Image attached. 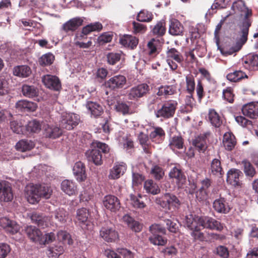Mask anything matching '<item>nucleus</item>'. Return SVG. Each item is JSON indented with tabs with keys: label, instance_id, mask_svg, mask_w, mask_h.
<instances>
[{
	"label": "nucleus",
	"instance_id": "1",
	"mask_svg": "<svg viewBox=\"0 0 258 258\" xmlns=\"http://www.w3.org/2000/svg\"><path fill=\"white\" fill-rule=\"evenodd\" d=\"M232 7L238 11L244 13V19L240 25L239 35L236 40L235 44L229 50H221V52L225 55H231L241 49L242 46L246 42L248 34L249 28L251 25V21L249 17L252 15V11L248 9L243 1H238L233 3Z\"/></svg>",
	"mask_w": 258,
	"mask_h": 258
},
{
	"label": "nucleus",
	"instance_id": "2",
	"mask_svg": "<svg viewBox=\"0 0 258 258\" xmlns=\"http://www.w3.org/2000/svg\"><path fill=\"white\" fill-rule=\"evenodd\" d=\"M25 190L27 201L32 204L38 202L41 197L49 198L52 193L50 188L45 184H30L26 186Z\"/></svg>",
	"mask_w": 258,
	"mask_h": 258
},
{
	"label": "nucleus",
	"instance_id": "3",
	"mask_svg": "<svg viewBox=\"0 0 258 258\" xmlns=\"http://www.w3.org/2000/svg\"><path fill=\"white\" fill-rule=\"evenodd\" d=\"M92 148L91 150L86 153L88 160L96 165H101L103 163V156L105 157L109 152V147L105 143L95 141L92 143Z\"/></svg>",
	"mask_w": 258,
	"mask_h": 258
},
{
	"label": "nucleus",
	"instance_id": "4",
	"mask_svg": "<svg viewBox=\"0 0 258 258\" xmlns=\"http://www.w3.org/2000/svg\"><path fill=\"white\" fill-rule=\"evenodd\" d=\"M178 103L176 100L165 101L160 107L155 110L154 113L157 118L167 119L173 117L177 108Z\"/></svg>",
	"mask_w": 258,
	"mask_h": 258
},
{
	"label": "nucleus",
	"instance_id": "5",
	"mask_svg": "<svg viewBox=\"0 0 258 258\" xmlns=\"http://www.w3.org/2000/svg\"><path fill=\"white\" fill-rule=\"evenodd\" d=\"M151 235L149 237L150 242L154 245H164L167 243V239L162 235L166 234V229L159 224H154L150 227Z\"/></svg>",
	"mask_w": 258,
	"mask_h": 258
},
{
	"label": "nucleus",
	"instance_id": "6",
	"mask_svg": "<svg viewBox=\"0 0 258 258\" xmlns=\"http://www.w3.org/2000/svg\"><path fill=\"white\" fill-rule=\"evenodd\" d=\"M155 202L162 208L168 210H170L172 207L174 209H178L181 205L178 198L170 193H166L162 196L156 198Z\"/></svg>",
	"mask_w": 258,
	"mask_h": 258
},
{
	"label": "nucleus",
	"instance_id": "7",
	"mask_svg": "<svg viewBox=\"0 0 258 258\" xmlns=\"http://www.w3.org/2000/svg\"><path fill=\"white\" fill-rule=\"evenodd\" d=\"M80 122L78 115L73 113H62L60 120V126L67 130H71L76 126Z\"/></svg>",
	"mask_w": 258,
	"mask_h": 258
},
{
	"label": "nucleus",
	"instance_id": "8",
	"mask_svg": "<svg viewBox=\"0 0 258 258\" xmlns=\"http://www.w3.org/2000/svg\"><path fill=\"white\" fill-rule=\"evenodd\" d=\"M168 175L169 179L176 184L178 188L184 187L186 182V178L180 167H173L170 169Z\"/></svg>",
	"mask_w": 258,
	"mask_h": 258
},
{
	"label": "nucleus",
	"instance_id": "9",
	"mask_svg": "<svg viewBox=\"0 0 258 258\" xmlns=\"http://www.w3.org/2000/svg\"><path fill=\"white\" fill-rule=\"evenodd\" d=\"M14 198L11 184L7 181H0V201L8 202Z\"/></svg>",
	"mask_w": 258,
	"mask_h": 258
},
{
	"label": "nucleus",
	"instance_id": "10",
	"mask_svg": "<svg viewBox=\"0 0 258 258\" xmlns=\"http://www.w3.org/2000/svg\"><path fill=\"white\" fill-rule=\"evenodd\" d=\"M244 68L250 71H258V53H250L243 56L241 60Z\"/></svg>",
	"mask_w": 258,
	"mask_h": 258
},
{
	"label": "nucleus",
	"instance_id": "11",
	"mask_svg": "<svg viewBox=\"0 0 258 258\" xmlns=\"http://www.w3.org/2000/svg\"><path fill=\"white\" fill-rule=\"evenodd\" d=\"M126 79L125 76L121 75H115L110 78L105 83L106 88L112 90H117L122 88L126 84Z\"/></svg>",
	"mask_w": 258,
	"mask_h": 258
},
{
	"label": "nucleus",
	"instance_id": "12",
	"mask_svg": "<svg viewBox=\"0 0 258 258\" xmlns=\"http://www.w3.org/2000/svg\"><path fill=\"white\" fill-rule=\"evenodd\" d=\"M100 236L107 242H114L119 239L117 231L108 226L102 227L100 230Z\"/></svg>",
	"mask_w": 258,
	"mask_h": 258
},
{
	"label": "nucleus",
	"instance_id": "13",
	"mask_svg": "<svg viewBox=\"0 0 258 258\" xmlns=\"http://www.w3.org/2000/svg\"><path fill=\"white\" fill-rule=\"evenodd\" d=\"M150 87L146 83H143L132 88L128 94L130 99L141 98L149 92Z\"/></svg>",
	"mask_w": 258,
	"mask_h": 258
},
{
	"label": "nucleus",
	"instance_id": "14",
	"mask_svg": "<svg viewBox=\"0 0 258 258\" xmlns=\"http://www.w3.org/2000/svg\"><path fill=\"white\" fill-rule=\"evenodd\" d=\"M103 204L106 209L112 212H116L120 208L119 199L113 195H109L105 196L103 200Z\"/></svg>",
	"mask_w": 258,
	"mask_h": 258
},
{
	"label": "nucleus",
	"instance_id": "15",
	"mask_svg": "<svg viewBox=\"0 0 258 258\" xmlns=\"http://www.w3.org/2000/svg\"><path fill=\"white\" fill-rule=\"evenodd\" d=\"M201 225L204 228L209 229L210 230H216L221 231L223 229V226L220 222L216 219L208 217H202Z\"/></svg>",
	"mask_w": 258,
	"mask_h": 258
},
{
	"label": "nucleus",
	"instance_id": "16",
	"mask_svg": "<svg viewBox=\"0 0 258 258\" xmlns=\"http://www.w3.org/2000/svg\"><path fill=\"white\" fill-rule=\"evenodd\" d=\"M210 135V132H207L200 134L192 141V145L195 150L200 152H204L207 148V140Z\"/></svg>",
	"mask_w": 258,
	"mask_h": 258
},
{
	"label": "nucleus",
	"instance_id": "17",
	"mask_svg": "<svg viewBox=\"0 0 258 258\" xmlns=\"http://www.w3.org/2000/svg\"><path fill=\"white\" fill-rule=\"evenodd\" d=\"M242 176V172L239 169L232 168L227 173V182L235 187L240 186L241 183L239 178Z\"/></svg>",
	"mask_w": 258,
	"mask_h": 258
},
{
	"label": "nucleus",
	"instance_id": "18",
	"mask_svg": "<svg viewBox=\"0 0 258 258\" xmlns=\"http://www.w3.org/2000/svg\"><path fill=\"white\" fill-rule=\"evenodd\" d=\"M213 207L217 213L222 214H227L231 209L226 200L222 197H220L214 201Z\"/></svg>",
	"mask_w": 258,
	"mask_h": 258
},
{
	"label": "nucleus",
	"instance_id": "19",
	"mask_svg": "<svg viewBox=\"0 0 258 258\" xmlns=\"http://www.w3.org/2000/svg\"><path fill=\"white\" fill-rule=\"evenodd\" d=\"M42 81L45 86L50 89L58 91L61 88L60 82L55 76L46 75L43 78Z\"/></svg>",
	"mask_w": 258,
	"mask_h": 258
},
{
	"label": "nucleus",
	"instance_id": "20",
	"mask_svg": "<svg viewBox=\"0 0 258 258\" xmlns=\"http://www.w3.org/2000/svg\"><path fill=\"white\" fill-rule=\"evenodd\" d=\"M86 106L92 117L98 118L104 112L102 106L97 102L88 101Z\"/></svg>",
	"mask_w": 258,
	"mask_h": 258
},
{
	"label": "nucleus",
	"instance_id": "21",
	"mask_svg": "<svg viewBox=\"0 0 258 258\" xmlns=\"http://www.w3.org/2000/svg\"><path fill=\"white\" fill-rule=\"evenodd\" d=\"M24 233L30 240L39 243L42 232L35 226L30 225L25 227Z\"/></svg>",
	"mask_w": 258,
	"mask_h": 258
},
{
	"label": "nucleus",
	"instance_id": "22",
	"mask_svg": "<svg viewBox=\"0 0 258 258\" xmlns=\"http://www.w3.org/2000/svg\"><path fill=\"white\" fill-rule=\"evenodd\" d=\"M117 253L114 251L107 249L105 251V255L107 258H121L120 255H121L124 258H133L134 253L130 250L126 248L118 249Z\"/></svg>",
	"mask_w": 258,
	"mask_h": 258
},
{
	"label": "nucleus",
	"instance_id": "23",
	"mask_svg": "<svg viewBox=\"0 0 258 258\" xmlns=\"http://www.w3.org/2000/svg\"><path fill=\"white\" fill-rule=\"evenodd\" d=\"M0 223L1 226L8 232L15 234L20 229V226L15 221L4 217L1 219Z\"/></svg>",
	"mask_w": 258,
	"mask_h": 258
},
{
	"label": "nucleus",
	"instance_id": "24",
	"mask_svg": "<svg viewBox=\"0 0 258 258\" xmlns=\"http://www.w3.org/2000/svg\"><path fill=\"white\" fill-rule=\"evenodd\" d=\"M161 45L159 39L152 38L147 44L148 54L151 57H156L161 51Z\"/></svg>",
	"mask_w": 258,
	"mask_h": 258
},
{
	"label": "nucleus",
	"instance_id": "25",
	"mask_svg": "<svg viewBox=\"0 0 258 258\" xmlns=\"http://www.w3.org/2000/svg\"><path fill=\"white\" fill-rule=\"evenodd\" d=\"M15 107L21 111L33 112L37 109V105L36 103L27 100H21L16 103Z\"/></svg>",
	"mask_w": 258,
	"mask_h": 258
},
{
	"label": "nucleus",
	"instance_id": "26",
	"mask_svg": "<svg viewBox=\"0 0 258 258\" xmlns=\"http://www.w3.org/2000/svg\"><path fill=\"white\" fill-rule=\"evenodd\" d=\"M119 43L125 47L134 49L137 47L139 39L135 36L126 34L120 37Z\"/></svg>",
	"mask_w": 258,
	"mask_h": 258
},
{
	"label": "nucleus",
	"instance_id": "27",
	"mask_svg": "<svg viewBox=\"0 0 258 258\" xmlns=\"http://www.w3.org/2000/svg\"><path fill=\"white\" fill-rule=\"evenodd\" d=\"M73 173L78 181H83L86 179L85 166L81 161L76 162L73 167Z\"/></svg>",
	"mask_w": 258,
	"mask_h": 258
},
{
	"label": "nucleus",
	"instance_id": "28",
	"mask_svg": "<svg viewBox=\"0 0 258 258\" xmlns=\"http://www.w3.org/2000/svg\"><path fill=\"white\" fill-rule=\"evenodd\" d=\"M126 169V166L125 163L115 164L110 170L109 178L111 179L119 178L121 175H123Z\"/></svg>",
	"mask_w": 258,
	"mask_h": 258
},
{
	"label": "nucleus",
	"instance_id": "29",
	"mask_svg": "<svg viewBox=\"0 0 258 258\" xmlns=\"http://www.w3.org/2000/svg\"><path fill=\"white\" fill-rule=\"evenodd\" d=\"M183 32V27L181 23L175 19L170 21L169 33L173 36L182 35Z\"/></svg>",
	"mask_w": 258,
	"mask_h": 258
},
{
	"label": "nucleus",
	"instance_id": "30",
	"mask_svg": "<svg viewBox=\"0 0 258 258\" xmlns=\"http://www.w3.org/2000/svg\"><path fill=\"white\" fill-rule=\"evenodd\" d=\"M82 20L78 18H73L65 23L62 27V29L66 32L74 31L82 25Z\"/></svg>",
	"mask_w": 258,
	"mask_h": 258
},
{
	"label": "nucleus",
	"instance_id": "31",
	"mask_svg": "<svg viewBox=\"0 0 258 258\" xmlns=\"http://www.w3.org/2000/svg\"><path fill=\"white\" fill-rule=\"evenodd\" d=\"M62 190L69 196L75 195L77 192V185L72 180L65 179L61 183Z\"/></svg>",
	"mask_w": 258,
	"mask_h": 258
},
{
	"label": "nucleus",
	"instance_id": "32",
	"mask_svg": "<svg viewBox=\"0 0 258 258\" xmlns=\"http://www.w3.org/2000/svg\"><path fill=\"white\" fill-rule=\"evenodd\" d=\"M122 220L124 224L136 232H140L142 228V226L128 214L124 215Z\"/></svg>",
	"mask_w": 258,
	"mask_h": 258
},
{
	"label": "nucleus",
	"instance_id": "33",
	"mask_svg": "<svg viewBox=\"0 0 258 258\" xmlns=\"http://www.w3.org/2000/svg\"><path fill=\"white\" fill-rule=\"evenodd\" d=\"M202 217H199L196 215H189L186 216V226L191 230L192 231L195 229L200 227Z\"/></svg>",
	"mask_w": 258,
	"mask_h": 258
},
{
	"label": "nucleus",
	"instance_id": "34",
	"mask_svg": "<svg viewBox=\"0 0 258 258\" xmlns=\"http://www.w3.org/2000/svg\"><path fill=\"white\" fill-rule=\"evenodd\" d=\"M144 188L147 193L153 195H157L161 191L158 184L152 179H148L145 181Z\"/></svg>",
	"mask_w": 258,
	"mask_h": 258
},
{
	"label": "nucleus",
	"instance_id": "35",
	"mask_svg": "<svg viewBox=\"0 0 258 258\" xmlns=\"http://www.w3.org/2000/svg\"><path fill=\"white\" fill-rule=\"evenodd\" d=\"M35 144L31 140L23 139L16 143L15 148L17 151L24 152L32 150Z\"/></svg>",
	"mask_w": 258,
	"mask_h": 258
},
{
	"label": "nucleus",
	"instance_id": "36",
	"mask_svg": "<svg viewBox=\"0 0 258 258\" xmlns=\"http://www.w3.org/2000/svg\"><path fill=\"white\" fill-rule=\"evenodd\" d=\"M223 143L226 150L231 151L236 145V138L231 133H226L224 135Z\"/></svg>",
	"mask_w": 258,
	"mask_h": 258
},
{
	"label": "nucleus",
	"instance_id": "37",
	"mask_svg": "<svg viewBox=\"0 0 258 258\" xmlns=\"http://www.w3.org/2000/svg\"><path fill=\"white\" fill-rule=\"evenodd\" d=\"M22 92L26 97L34 98L38 96L39 91L38 88L34 85L24 84L22 87Z\"/></svg>",
	"mask_w": 258,
	"mask_h": 258
},
{
	"label": "nucleus",
	"instance_id": "38",
	"mask_svg": "<svg viewBox=\"0 0 258 258\" xmlns=\"http://www.w3.org/2000/svg\"><path fill=\"white\" fill-rule=\"evenodd\" d=\"M165 133L162 128L156 127L151 132L150 138L153 142L157 143H161L165 138Z\"/></svg>",
	"mask_w": 258,
	"mask_h": 258
},
{
	"label": "nucleus",
	"instance_id": "39",
	"mask_svg": "<svg viewBox=\"0 0 258 258\" xmlns=\"http://www.w3.org/2000/svg\"><path fill=\"white\" fill-rule=\"evenodd\" d=\"M30 68L26 65L18 66L14 68L13 74L15 76L22 78H26L31 74Z\"/></svg>",
	"mask_w": 258,
	"mask_h": 258
},
{
	"label": "nucleus",
	"instance_id": "40",
	"mask_svg": "<svg viewBox=\"0 0 258 258\" xmlns=\"http://www.w3.org/2000/svg\"><path fill=\"white\" fill-rule=\"evenodd\" d=\"M44 134L46 137L56 139L61 135L62 132L58 127L47 125L44 128Z\"/></svg>",
	"mask_w": 258,
	"mask_h": 258
},
{
	"label": "nucleus",
	"instance_id": "41",
	"mask_svg": "<svg viewBox=\"0 0 258 258\" xmlns=\"http://www.w3.org/2000/svg\"><path fill=\"white\" fill-rule=\"evenodd\" d=\"M211 173L215 175L222 177L224 174V171L221 166V163L219 159H214L211 164Z\"/></svg>",
	"mask_w": 258,
	"mask_h": 258
},
{
	"label": "nucleus",
	"instance_id": "42",
	"mask_svg": "<svg viewBox=\"0 0 258 258\" xmlns=\"http://www.w3.org/2000/svg\"><path fill=\"white\" fill-rule=\"evenodd\" d=\"M242 112L244 115L251 118H255L258 116V109L253 104L244 105L242 108Z\"/></svg>",
	"mask_w": 258,
	"mask_h": 258
},
{
	"label": "nucleus",
	"instance_id": "43",
	"mask_svg": "<svg viewBox=\"0 0 258 258\" xmlns=\"http://www.w3.org/2000/svg\"><path fill=\"white\" fill-rule=\"evenodd\" d=\"M177 87L176 85H165L160 86L157 92L158 96H169L176 93Z\"/></svg>",
	"mask_w": 258,
	"mask_h": 258
},
{
	"label": "nucleus",
	"instance_id": "44",
	"mask_svg": "<svg viewBox=\"0 0 258 258\" xmlns=\"http://www.w3.org/2000/svg\"><path fill=\"white\" fill-rule=\"evenodd\" d=\"M33 223L37 224L39 227L44 228L47 226L48 218L42 214L33 213L31 216Z\"/></svg>",
	"mask_w": 258,
	"mask_h": 258
},
{
	"label": "nucleus",
	"instance_id": "45",
	"mask_svg": "<svg viewBox=\"0 0 258 258\" xmlns=\"http://www.w3.org/2000/svg\"><path fill=\"white\" fill-rule=\"evenodd\" d=\"M167 59L174 60L176 62L181 63L183 61V57L181 53L175 48L168 49L166 52Z\"/></svg>",
	"mask_w": 258,
	"mask_h": 258
},
{
	"label": "nucleus",
	"instance_id": "46",
	"mask_svg": "<svg viewBox=\"0 0 258 258\" xmlns=\"http://www.w3.org/2000/svg\"><path fill=\"white\" fill-rule=\"evenodd\" d=\"M208 115L210 122L215 127H219L222 124V120L215 109H210Z\"/></svg>",
	"mask_w": 258,
	"mask_h": 258
},
{
	"label": "nucleus",
	"instance_id": "47",
	"mask_svg": "<svg viewBox=\"0 0 258 258\" xmlns=\"http://www.w3.org/2000/svg\"><path fill=\"white\" fill-rule=\"evenodd\" d=\"M166 30L165 22L164 21H160L153 27L151 32L154 35L161 37L165 34Z\"/></svg>",
	"mask_w": 258,
	"mask_h": 258
},
{
	"label": "nucleus",
	"instance_id": "48",
	"mask_svg": "<svg viewBox=\"0 0 258 258\" xmlns=\"http://www.w3.org/2000/svg\"><path fill=\"white\" fill-rule=\"evenodd\" d=\"M153 19V15L152 13L146 9L141 10L136 18L138 21L141 22H150Z\"/></svg>",
	"mask_w": 258,
	"mask_h": 258
},
{
	"label": "nucleus",
	"instance_id": "49",
	"mask_svg": "<svg viewBox=\"0 0 258 258\" xmlns=\"http://www.w3.org/2000/svg\"><path fill=\"white\" fill-rule=\"evenodd\" d=\"M150 174L156 180L162 179L165 172L163 169L158 165H153L150 170Z\"/></svg>",
	"mask_w": 258,
	"mask_h": 258
},
{
	"label": "nucleus",
	"instance_id": "50",
	"mask_svg": "<svg viewBox=\"0 0 258 258\" xmlns=\"http://www.w3.org/2000/svg\"><path fill=\"white\" fill-rule=\"evenodd\" d=\"M131 204L135 208L143 209L146 207V205L143 201V196L139 194L138 196H135L131 194L130 196Z\"/></svg>",
	"mask_w": 258,
	"mask_h": 258
},
{
	"label": "nucleus",
	"instance_id": "51",
	"mask_svg": "<svg viewBox=\"0 0 258 258\" xmlns=\"http://www.w3.org/2000/svg\"><path fill=\"white\" fill-rule=\"evenodd\" d=\"M183 144L184 140L181 136H174L170 140L169 146L172 150L181 149L183 148Z\"/></svg>",
	"mask_w": 258,
	"mask_h": 258
},
{
	"label": "nucleus",
	"instance_id": "52",
	"mask_svg": "<svg viewBox=\"0 0 258 258\" xmlns=\"http://www.w3.org/2000/svg\"><path fill=\"white\" fill-rule=\"evenodd\" d=\"M89 215V210L82 208L77 210L76 218L79 223L85 224L88 222Z\"/></svg>",
	"mask_w": 258,
	"mask_h": 258
},
{
	"label": "nucleus",
	"instance_id": "53",
	"mask_svg": "<svg viewBox=\"0 0 258 258\" xmlns=\"http://www.w3.org/2000/svg\"><path fill=\"white\" fill-rule=\"evenodd\" d=\"M244 78H248V76L244 72L240 70L235 71L227 75V79L233 82H236Z\"/></svg>",
	"mask_w": 258,
	"mask_h": 258
},
{
	"label": "nucleus",
	"instance_id": "54",
	"mask_svg": "<svg viewBox=\"0 0 258 258\" xmlns=\"http://www.w3.org/2000/svg\"><path fill=\"white\" fill-rule=\"evenodd\" d=\"M54 60V56L51 53H47L42 55L39 59L38 62L41 66L51 64Z\"/></svg>",
	"mask_w": 258,
	"mask_h": 258
},
{
	"label": "nucleus",
	"instance_id": "55",
	"mask_svg": "<svg viewBox=\"0 0 258 258\" xmlns=\"http://www.w3.org/2000/svg\"><path fill=\"white\" fill-rule=\"evenodd\" d=\"M186 88L187 92L191 95L193 94L195 89V81L192 75H188L185 78Z\"/></svg>",
	"mask_w": 258,
	"mask_h": 258
},
{
	"label": "nucleus",
	"instance_id": "56",
	"mask_svg": "<svg viewBox=\"0 0 258 258\" xmlns=\"http://www.w3.org/2000/svg\"><path fill=\"white\" fill-rule=\"evenodd\" d=\"M244 167V172L246 176L252 177L256 173L255 170L252 164L247 160L242 161Z\"/></svg>",
	"mask_w": 258,
	"mask_h": 258
},
{
	"label": "nucleus",
	"instance_id": "57",
	"mask_svg": "<svg viewBox=\"0 0 258 258\" xmlns=\"http://www.w3.org/2000/svg\"><path fill=\"white\" fill-rule=\"evenodd\" d=\"M26 128L29 132L36 133L41 130V124L38 121L33 120L28 122Z\"/></svg>",
	"mask_w": 258,
	"mask_h": 258
},
{
	"label": "nucleus",
	"instance_id": "58",
	"mask_svg": "<svg viewBox=\"0 0 258 258\" xmlns=\"http://www.w3.org/2000/svg\"><path fill=\"white\" fill-rule=\"evenodd\" d=\"M117 112L121 113L123 115L130 114V106L125 103L118 102L114 106Z\"/></svg>",
	"mask_w": 258,
	"mask_h": 258
},
{
	"label": "nucleus",
	"instance_id": "59",
	"mask_svg": "<svg viewBox=\"0 0 258 258\" xmlns=\"http://www.w3.org/2000/svg\"><path fill=\"white\" fill-rule=\"evenodd\" d=\"M55 218L58 221L64 223L67 221L68 213L63 208H59L55 211Z\"/></svg>",
	"mask_w": 258,
	"mask_h": 258
},
{
	"label": "nucleus",
	"instance_id": "60",
	"mask_svg": "<svg viewBox=\"0 0 258 258\" xmlns=\"http://www.w3.org/2000/svg\"><path fill=\"white\" fill-rule=\"evenodd\" d=\"M121 52H110L107 55V62L111 65H114L118 62L121 58Z\"/></svg>",
	"mask_w": 258,
	"mask_h": 258
},
{
	"label": "nucleus",
	"instance_id": "61",
	"mask_svg": "<svg viewBox=\"0 0 258 258\" xmlns=\"http://www.w3.org/2000/svg\"><path fill=\"white\" fill-rule=\"evenodd\" d=\"M113 34L111 32H105L98 37L97 40L100 45L111 42Z\"/></svg>",
	"mask_w": 258,
	"mask_h": 258
},
{
	"label": "nucleus",
	"instance_id": "62",
	"mask_svg": "<svg viewBox=\"0 0 258 258\" xmlns=\"http://www.w3.org/2000/svg\"><path fill=\"white\" fill-rule=\"evenodd\" d=\"M55 239V234L52 232H50L49 233L45 234V235H43L42 233L41 239L40 240L39 243L40 244H49L53 241Z\"/></svg>",
	"mask_w": 258,
	"mask_h": 258
},
{
	"label": "nucleus",
	"instance_id": "63",
	"mask_svg": "<svg viewBox=\"0 0 258 258\" xmlns=\"http://www.w3.org/2000/svg\"><path fill=\"white\" fill-rule=\"evenodd\" d=\"M58 237L59 239L62 240L64 243L71 245L73 243V240L71 237L70 234L65 231H60L58 233Z\"/></svg>",
	"mask_w": 258,
	"mask_h": 258
},
{
	"label": "nucleus",
	"instance_id": "64",
	"mask_svg": "<svg viewBox=\"0 0 258 258\" xmlns=\"http://www.w3.org/2000/svg\"><path fill=\"white\" fill-rule=\"evenodd\" d=\"M10 127L13 132L21 134L23 133L24 126L22 123L17 120H13L10 122Z\"/></svg>",
	"mask_w": 258,
	"mask_h": 258
}]
</instances>
